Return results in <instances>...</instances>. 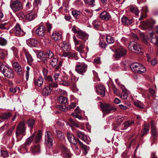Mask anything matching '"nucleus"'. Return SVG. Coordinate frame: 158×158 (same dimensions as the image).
Masks as SVG:
<instances>
[{"label":"nucleus","mask_w":158,"mask_h":158,"mask_svg":"<svg viewBox=\"0 0 158 158\" xmlns=\"http://www.w3.org/2000/svg\"><path fill=\"white\" fill-rule=\"evenodd\" d=\"M25 121L23 120L18 125L16 131V136L17 140H20L23 135H24V133L25 132L26 128L25 127Z\"/></svg>","instance_id":"nucleus-1"},{"label":"nucleus","mask_w":158,"mask_h":158,"mask_svg":"<svg viewBox=\"0 0 158 158\" xmlns=\"http://www.w3.org/2000/svg\"><path fill=\"white\" fill-rule=\"evenodd\" d=\"M0 70L5 77L9 78H12L14 76V72L10 68L2 64L0 67Z\"/></svg>","instance_id":"nucleus-2"},{"label":"nucleus","mask_w":158,"mask_h":158,"mask_svg":"<svg viewBox=\"0 0 158 158\" xmlns=\"http://www.w3.org/2000/svg\"><path fill=\"white\" fill-rule=\"evenodd\" d=\"M88 65L84 62L79 63L75 67V71L78 73L84 76L88 69Z\"/></svg>","instance_id":"nucleus-3"},{"label":"nucleus","mask_w":158,"mask_h":158,"mask_svg":"<svg viewBox=\"0 0 158 158\" xmlns=\"http://www.w3.org/2000/svg\"><path fill=\"white\" fill-rule=\"evenodd\" d=\"M10 6L14 12L20 11L23 8L22 2L19 0H15L12 2L10 3Z\"/></svg>","instance_id":"nucleus-4"},{"label":"nucleus","mask_w":158,"mask_h":158,"mask_svg":"<svg viewBox=\"0 0 158 158\" xmlns=\"http://www.w3.org/2000/svg\"><path fill=\"white\" fill-rule=\"evenodd\" d=\"M10 33L13 34L14 35L17 36H20L25 34V32L21 29L20 25L18 23L10 31Z\"/></svg>","instance_id":"nucleus-5"},{"label":"nucleus","mask_w":158,"mask_h":158,"mask_svg":"<svg viewBox=\"0 0 158 158\" xmlns=\"http://www.w3.org/2000/svg\"><path fill=\"white\" fill-rule=\"evenodd\" d=\"M127 53L126 50L123 47H121L116 49L114 56L116 59L118 60L121 57L125 56Z\"/></svg>","instance_id":"nucleus-6"},{"label":"nucleus","mask_w":158,"mask_h":158,"mask_svg":"<svg viewBox=\"0 0 158 158\" xmlns=\"http://www.w3.org/2000/svg\"><path fill=\"white\" fill-rule=\"evenodd\" d=\"M102 110L104 114H109L116 110V109L108 104H104L101 105Z\"/></svg>","instance_id":"nucleus-7"},{"label":"nucleus","mask_w":158,"mask_h":158,"mask_svg":"<svg viewBox=\"0 0 158 158\" xmlns=\"http://www.w3.org/2000/svg\"><path fill=\"white\" fill-rule=\"evenodd\" d=\"M129 48H131L132 52L137 54L139 53L141 51L140 46L134 41L131 42L129 43Z\"/></svg>","instance_id":"nucleus-8"},{"label":"nucleus","mask_w":158,"mask_h":158,"mask_svg":"<svg viewBox=\"0 0 158 158\" xmlns=\"http://www.w3.org/2000/svg\"><path fill=\"white\" fill-rule=\"evenodd\" d=\"M74 132L77 136L85 142L87 144L89 143L90 139L89 137L87 136L81 131L77 130H75Z\"/></svg>","instance_id":"nucleus-9"},{"label":"nucleus","mask_w":158,"mask_h":158,"mask_svg":"<svg viewBox=\"0 0 158 158\" xmlns=\"http://www.w3.org/2000/svg\"><path fill=\"white\" fill-rule=\"evenodd\" d=\"M35 31L38 36L44 37L46 33V28L44 26L40 25L38 27Z\"/></svg>","instance_id":"nucleus-10"},{"label":"nucleus","mask_w":158,"mask_h":158,"mask_svg":"<svg viewBox=\"0 0 158 158\" xmlns=\"http://www.w3.org/2000/svg\"><path fill=\"white\" fill-rule=\"evenodd\" d=\"M95 88L98 94L102 97H104L106 91L104 86L101 84H100L98 85H96Z\"/></svg>","instance_id":"nucleus-11"},{"label":"nucleus","mask_w":158,"mask_h":158,"mask_svg":"<svg viewBox=\"0 0 158 158\" xmlns=\"http://www.w3.org/2000/svg\"><path fill=\"white\" fill-rule=\"evenodd\" d=\"M62 152L63 156L64 158H70L72 156L69 150L64 145L62 146Z\"/></svg>","instance_id":"nucleus-12"},{"label":"nucleus","mask_w":158,"mask_h":158,"mask_svg":"<svg viewBox=\"0 0 158 158\" xmlns=\"http://www.w3.org/2000/svg\"><path fill=\"white\" fill-rule=\"evenodd\" d=\"M78 38L83 40L85 42L88 39L89 35L86 32L80 30L78 34H76Z\"/></svg>","instance_id":"nucleus-13"},{"label":"nucleus","mask_w":158,"mask_h":158,"mask_svg":"<svg viewBox=\"0 0 158 158\" xmlns=\"http://www.w3.org/2000/svg\"><path fill=\"white\" fill-rule=\"evenodd\" d=\"M40 147L39 144L31 146L30 148V152L33 155L38 154L40 152Z\"/></svg>","instance_id":"nucleus-14"},{"label":"nucleus","mask_w":158,"mask_h":158,"mask_svg":"<svg viewBox=\"0 0 158 158\" xmlns=\"http://www.w3.org/2000/svg\"><path fill=\"white\" fill-rule=\"evenodd\" d=\"M13 66L17 74L21 75L23 74L22 68L20 64L17 62H14L13 63Z\"/></svg>","instance_id":"nucleus-15"},{"label":"nucleus","mask_w":158,"mask_h":158,"mask_svg":"<svg viewBox=\"0 0 158 158\" xmlns=\"http://www.w3.org/2000/svg\"><path fill=\"white\" fill-rule=\"evenodd\" d=\"M51 37L53 40L55 41L59 40L62 37L61 33L56 31H54L52 34Z\"/></svg>","instance_id":"nucleus-16"},{"label":"nucleus","mask_w":158,"mask_h":158,"mask_svg":"<svg viewBox=\"0 0 158 158\" xmlns=\"http://www.w3.org/2000/svg\"><path fill=\"white\" fill-rule=\"evenodd\" d=\"M149 39L151 42L155 45L158 43V36H156L154 33H152L150 34Z\"/></svg>","instance_id":"nucleus-17"},{"label":"nucleus","mask_w":158,"mask_h":158,"mask_svg":"<svg viewBox=\"0 0 158 158\" xmlns=\"http://www.w3.org/2000/svg\"><path fill=\"white\" fill-rule=\"evenodd\" d=\"M78 142L81 148L82 151L83 153L86 155L87 154L88 151L89 149V147L84 144L81 142L79 139H78Z\"/></svg>","instance_id":"nucleus-18"},{"label":"nucleus","mask_w":158,"mask_h":158,"mask_svg":"<svg viewBox=\"0 0 158 158\" xmlns=\"http://www.w3.org/2000/svg\"><path fill=\"white\" fill-rule=\"evenodd\" d=\"M67 137L69 142L73 144H76L78 142V139H76L74 135L72 134L68 133Z\"/></svg>","instance_id":"nucleus-19"},{"label":"nucleus","mask_w":158,"mask_h":158,"mask_svg":"<svg viewBox=\"0 0 158 158\" xmlns=\"http://www.w3.org/2000/svg\"><path fill=\"white\" fill-rule=\"evenodd\" d=\"M23 50L26 56L27 63L30 65L32 63L33 60V59L28 51H27V49L23 48Z\"/></svg>","instance_id":"nucleus-20"},{"label":"nucleus","mask_w":158,"mask_h":158,"mask_svg":"<svg viewBox=\"0 0 158 158\" xmlns=\"http://www.w3.org/2000/svg\"><path fill=\"white\" fill-rule=\"evenodd\" d=\"M132 18H129L127 17H123L122 18V22L125 25H131L134 22Z\"/></svg>","instance_id":"nucleus-21"},{"label":"nucleus","mask_w":158,"mask_h":158,"mask_svg":"<svg viewBox=\"0 0 158 158\" xmlns=\"http://www.w3.org/2000/svg\"><path fill=\"white\" fill-rule=\"evenodd\" d=\"M52 91V89L48 86V85L45 86L43 89L42 94L44 96H48L50 95Z\"/></svg>","instance_id":"nucleus-22"},{"label":"nucleus","mask_w":158,"mask_h":158,"mask_svg":"<svg viewBox=\"0 0 158 158\" xmlns=\"http://www.w3.org/2000/svg\"><path fill=\"white\" fill-rule=\"evenodd\" d=\"M78 78H77L75 76L72 75L71 76L70 78L69 79V80L71 82L72 85L73 86L75 85V82L77 81ZM73 91L75 92H77L78 89H77L76 87L73 86Z\"/></svg>","instance_id":"nucleus-23"},{"label":"nucleus","mask_w":158,"mask_h":158,"mask_svg":"<svg viewBox=\"0 0 158 158\" xmlns=\"http://www.w3.org/2000/svg\"><path fill=\"white\" fill-rule=\"evenodd\" d=\"M123 92L122 94L120 95V97L123 99H127L128 97V95L129 94V92L125 89L124 86L122 87Z\"/></svg>","instance_id":"nucleus-24"},{"label":"nucleus","mask_w":158,"mask_h":158,"mask_svg":"<svg viewBox=\"0 0 158 158\" xmlns=\"http://www.w3.org/2000/svg\"><path fill=\"white\" fill-rule=\"evenodd\" d=\"M99 17L103 20H108L110 16L108 12L104 11L100 14Z\"/></svg>","instance_id":"nucleus-25"},{"label":"nucleus","mask_w":158,"mask_h":158,"mask_svg":"<svg viewBox=\"0 0 158 158\" xmlns=\"http://www.w3.org/2000/svg\"><path fill=\"white\" fill-rule=\"evenodd\" d=\"M141 25L144 28H147L152 27L153 25V24L151 22L147 21L141 22Z\"/></svg>","instance_id":"nucleus-26"},{"label":"nucleus","mask_w":158,"mask_h":158,"mask_svg":"<svg viewBox=\"0 0 158 158\" xmlns=\"http://www.w3.org/2000/svg\"><path fill=\"white\" fill-rule=\"evenodd\" d=\"M42 132L41 130H39L34 139V142L35 143L39 142L41 140L42 137Z\"/></svg>","instance_id":"nucleus-27"},{"label":"nucleus","mask_w":158,"mask_h":158,"mask_svg":"<svg viewBox=\"0 0 158 158\" xmlns=\"http://www.w3.org/2000/svg\"><path fill=\"white\" fill-rule=\"evenodd\" d=\"M27 43L30 46H35L38 43V41L33 38H31L27 40Z\"/></svg>","instance_id":"nucleus-28"},{"label":"nucleus","mask_w":158,"mask_h":158,"mask_svg":"<svg viewBox=\"0 0 158 158\" xmlns=\"http://www.w3.org/2000/svg\"><path fill=\"white\" fill-rule=\"evenodd\" d=\"M35 134V133H33L31 136L28 138L26 139L24 143V145L26 147L31 144V143L33 141V139L34 137Z\"/></svg>","instance_id":"nucleus-29"},{"label":"nucleus","mask_w":158,"mask_h":158,"mask_svg":"<svg viewBox=\"0 0 158 158\" xmlns=\"http://www.w3.org/2000/svg\"><path fill=\"white\" fill-rule=\"evenodd\" d=\"M35 15L33 12H29L26 16V19L28 21H31L35 17Z\"/></svg>","instance_id":"nucleus-30"},{"label":"nucleus","mask_w":158,"mask_h":158,"mask_svg":"<svg viewBox=\"0 0 158 158\" xmlns=\"http://www.w3.org/2000/svg\"><path fill=\"white\" fill-rule=\"evenodd\" d=\"M62 48L64 51H69L71 49V46L69 43L64 42L61 45Z\"/></svg>","instance_id":"nucleus-31"},{"label":"nucleus","mask_w":158,"mask_h":158,"mask_svg":"<svg viewBox=\"0 0 158 158\" xmlns=\"http://www.w3.org/2000/svg\"><path fill=\"white\" fill-rule=\"evenodd\" d=\"M139 64L138 63H134L132 64L130 67L132 70L135 73H136L138 69H139Z\"/></svg>","instance_id":"nucleus-32"},{"label":"nucleus","mask_w":158,"mask_h":158,"mask_svg":"<svg viewBox=\"0 0 158 158\" xmlns=\"http://www.w3.org/2000/svg\"><path fill=\"white\" fill-rule=\"evenodd\" d=\"M35 84V85L38 86L39 87H40L43 84V81L44 80L43 79L42 77L40 76L38 78L37 81L36 82V80L35 79H34Z\"/></svg>","instance_id":"nucleus-33"},{"label":"nucleus","mask_w":158,"mask_h":158,"mask_svg":"<svg viewBox=\"0 0 158 158\" xmlns=\"http://www.w3.org/2000/svg\"><path fill=\"white\" fill-rule=\"evenodd\" d=\"M149 130V125L148 124L146 123L145 124L142 133V136H143L145 135L148 133Z\"/></svg>","instance_id":"nucleus-34"},{"label":"nucleus","mask_w":158,"mask_h":158,"mask_svg":"<svg viewBox=\"0 0 158 158\" xmlns=\"http://www.w3.org/2000/svg\"><path fill=\"white\" fill-rule=\"evenodd\" d=\"M134 123V122L132 120H129L124 122L122 124L124 128V129H127L129 127H130Z\"/></svg>","instance_id":"nucleus-35"},{"label":"nucleus","mask_w":158,"mask_h":158,"mask_svg":"<svg viewBox=\"0 0 158 158\" xmlns=\"http://www.w3.org/2000/svg\"><path fill=\"white\" fill-rule=\"evenodd\" d=\"M76 56V54L72 52H64L62 55V56L73 57Z\"/></svg>","instance_id":"nucleus-36"},{"label":"nucleus","mask_w":158,"mask_h":158,"mask_svg":"<svg viewBox=\"0 0 158 158\" xmlns=\"http://www.w3.org/2000/svg\"><path fill=\"white\" fill-rule=\"evenodd\" d=\"M50 64L51 65L54 67L56 66L57 64L58 60V59L56 57H53L50 60Z\"/></svg>","instance_id":"nucleus-37"},{"label":"nucleus","mask_w":158,"mask_h":158,"mask_svg":"<svg viewBox=\"0 0 158 158\" xmlns=\"http://www.w3.org/2000/svg\"><path fill=\"white\" fill-rule=\"evenodd\" d=\"M35 123V121L33 119H29L28 120L27 122V124L28 126L32 129L33 128V126L34 125Z\"/></svg>","instance_id":"nucleus-38"},{"label":"nucleus","mask_w":158,"mask_h":158,"mask_svg":"<svg viewBox=\"0 0 158 158\" xmlns=\"http://www.w3.org/2000/svg\"><path fill=\"white\" fill-rule=\"evenodd\" d=\"M139 68L138 67L139 69H138L136 73L141 74L145 72L146 70L145 67L143 65L139 64Z\"/></svg>","instance_id":"nucleus-39"},{"label":"nucleus","mask_w":158,"mask_h":158,"mask_svg":"<svg viewBox=\"0 0 158 158\" xmlns=\"http://www.w3.org/2000/svg\"><path fill=\"white\" fill-rule=\"evenodd\" d=\"M56 132L57 136L59 139L60 140H62L64 139V135L61 131L56 129Z\"/></svg>","instance_id":"nucleus-40"},{"label":"nucleus","mask_w":158,"mask_h":158,"mask_svg":"<svg viewBox=\"0 0 158 158\" xmlns=\"http://www.w3.org/2000/svg\"><path fill=\"white\" fill-rule=\"evenodd\" d=\"M7 55V51L3 49H0V58L4 59L6 58Z\"/></svg>","instance_id":"nucleus-41"},{"label":"nucleus","mask_w":158,"mask_h":158,"mask_svg":"<svg viewBox=\"0 0 158 158\" xmlns=\"http://www.w3.org/2000/svg\"><path fill=\"white\" fill-rule=\"evenodd\" d=\"M45 141L46 144L52 146L53 145V137L45 138Z\"/></svg>","instance_id":"nucleus-42"},{"label":"nucleus","mask_w":158,"mask_h":158,"mask_svg":"<svg viewBox=\"0 0 158 158\" xmlns=\"http://www.w3.org/2000/svg\"><path fill=\"white\" fill-rule=\"evenodd\" d=\"M46 56L47 59H51L54 57V54L52 51L48 50L46 51Z\"/></svg>","instance_id":"nucleus-43"},{"label":"nucleus","mask_w":158,"mask_h":158,"mask_svg":"<svg viewBox=\"0 0 158 158\" xmlns=\"http://www.w3.org/2000/svg\"><path fill=\"white\" fill-rule=\"evenodd\" d=\"M58 100L60 103L61 104H65L67 101V98L63 96H60L58 98Z\"/></svg>","instance_id":"nucleus-44"},{"label":"nucleus","mask_w":158,"mask_h":158,"mask_svg":"<svg viewBox=\"0 0 158 158\" xmlns=\"http://www.w3.org/2000/svg\"><path fill=\"white\" fill-rule=\"evenodd\" d=\"M37 56L38 58H40L43 62H45L46 61L45 55L42 52H39Z\"/></svg>","instance_id":"nucleus-45"},{"label":"nucleus","mask_w":158,"mask_h":158,"mask_svg":"<svg viewBox=\"0 0 158 158\" xmlns=\"http://www.w3.org/2000/svg\"><path fill=\"white\" fill-rule=\"evenodd\" d=\"M69 123H66L67 125L70 126H74L77 127H79V125L72 118H70L69 119Z\"/></svg>","instance_id":"nucleus-46"},{"label":"nucleus","mask_w":158,"mask_h":158,"mask_svg":"<svg viewBox=\"0 0 158 158\" xmlns=\"http://www.w3.org/2000/svg\"><path fill=\"white\" fill-rule=\"evenodd\" d=\"M151 132L152 136H155L157 134L156 127H155L153 122H151Z\"/></svg>","instance_id":"nucleus-47"},{"label":"nucleus","mask_w":158,"mask_h":158,"mask_svg":"<svg viewBox=\"0 0 158 158\" xmlns=\"http://www.w3.org/2000/svg\"><path fill=\"white\" fill-rule=\"evenodd\" d=\"M70 81L69 80L67 81L65 80H61V81H60V84L61 85H63L65 86H69L70 85H72Z\"/></svg>","instance_id":"nucleus-48"},{"label":"nucleus","mask_w":158,"mask_h":158,"mask_svg":"<svg viewBox=\"0 0 158 158\" xmlns=\"http://www.w3.org/2000/svg\"><path fill=\"white\" fill-rule=\"evenodd\" d=\"M11 115V113L10 112L7 113H6L3 114L0 117L1 119L5 120L8 118H10Z\"/></svg>","instance_id":"nucleus-49"},{"label":"nucleus","mask_w":158,"mask_h":158,"mask_svg":"<svg viewBox=\"0 0 158 158\" xmlns=\"http://www.w3.org/2000/svg\"><path fill=\"white\" fill-rule=\"evenodd\" d=\"M81 12L80 11L74 10L72 11V13L73 15L75 18L76 19H78L80 16Z\"/></svg>","instance_id":"nucleus-50"},{"label":"nucleus","mask_w":158,"mask_h":158,"mask_svg":"<svg viewBox=\"0 0 158 158\" xmlns=\"http://www.w3.org/2000/svg\"><path fill=\"white\" fill-rule=\"evenodd\" d=\"M85 48V45L83 43H81L80 46L77 48V50L80 53L83 52V49Z\"/></svg>","instance_id":"nucleus-51"},{"label":"nucleus","mask_w":158,"mask_h":158,"mask_svg":"<svg viewBox=\"0 0 158 158\" xmlns=\"http://www.w3.org/2000/svg\"><path fill=\"white\" fill-rule=\"evenodd\" d=\"M106 40L107 43L109 44H113L114 42L113 38L110 35H107L106 37Z\"/></svg>","instance_id":"nucleus-52"},{"label":"nucleus","mask_w":158,"mask_h":158,"mask_svg":"<svg viewBox=\"0 0 158 158\" xmlns=\"http://www.w3.org/2000/svg\"><path fill=\"white\" fill-rule=\"evenodd\" d=\"M130 10L132 12L135 13L136 15H138L139 11L136 7L131 6L130 7Z\"/></svg>","instance_id":"nucleus-53"},{"label":"nucleus","mask_w":158,"mask_h":158,"mask_svg":"<svg viewBox=\"0 0 158 158\" xmlns=\"http://www.w3.org/2000/svg\"><path fill=\"white\" fill-rule=\"evenodd\" d=\"M149 94L148 96L149 99L150 97H154L156 95V92L153 89L150 88L149 89Z\"/></svg>","instance_id":"nucleus-54"},{"label":"nucleus","mask_w":158,"mask_h":158,"mask_svg":"<svg viewBox=\"0 0 158 158\" xmlns=\"http://www.w3.org/2000/svg\"><path fill=\"white\" fill-rule=\"evenodd\" d=\"M134 104L135 106L140 108H143L144 107L143 104L140 101H135Z\"/></svg>","instance_id":"nucleus-55"},{"label":"nucleus","mask_w":158,"mask_h":158,"mask_svg":"<svg viewBox=\"0 0 158 158\" xmlns=\"http://www.w3.org/2000/svg\"><path fill=\"white\" fill-rule=\"evenodd\" d=\"M59 75L60 74L59 73H56L54 75L53 77L56 82L59 81L60 83V81H61V79L59 77Z\"/></svg>","instance_id":"nucleus-56"},{"label":"nucleus","mask_w":158,"mask_h":158,"mask_svg":"<svg viewBox=\"0 0 158 158\" xmlns=\"http://www.w3.org/2000/svg\"><path fill=\"white\" fill-rule=\"evenodd\" d=\"M143 42L148 46V51L150 53H152L153 51V49L150 45V44L146 40H144Z\"/></svg>","instance_id":"nucleus-57"},{"label":"nucleus","mask_w":158,"mask_h":158,"mask_svg":"<svg viewBox=\"0 0 158 158\" xmlns=\"http://www.w3.org/2000/svg\"><path fill=\"white\" fill-rule=\"evenodd\" d=\"M7 43L6 40L3 38H0V45L2 46H4Z\"/></svg>","instance_id":"nucleus-58"},{"label":"nucleus","mask_w":158,"mask_h":158,"mask_svg":"<svg viewBox=\"0 0 158 158\" xmlns=\"http://www.w3.org/2000/svg\"><path fill=\"white\" fill-rule=\"evenodd\" d=\"M84 2L86 4L93 5L95 0H84Z\"/></svg>","instance_id":"nucleus-59"},{"label":"nucleus","mask_w":158,"mask_h":158,"mask_svg":"<svg viewBox=\"0 0 158 158\" xmlns=\"http://www.w3.org/2000/svg\"><path fill=\"white\" fill-rule=\"evenodd\" d=\"M76 106V102H72L71 105L68 106L67 109L69 110L74 108Z\"/></svg>","instance_id":"nucleus-60"},{"label":"nucleus","mask_w":158,"mask_h":158,"mask_svg":"<svg viewBox=\"0 0 158 158\" xmlns=\"http://www.w3.org/2000/svg\"><path fill=\"white\" fill-rule=\"evenodd\" d=\"M53 137L52 133L49 131H46L45 133V138H47L48 137Z\"/></svg>","instance_id":"nucleus-61"},{"label":"nucleus","mask_w":158,"mask_h":158,"mask_svg":"<svg viewBox=\"0 0 158 158\" xmlns=\"http://www.w3.org/2000/svg\"><path fill=\"white\" fill-rule=\"evenodd\" d=\"M15 129V127H13L10 128L7 131L6 133V134L7 135L10 136L13 133V131Z\"/></svg>","instance_id":"nucleus-62"},{"label":"nucleus","mask_w":158,"mask_h":158,"mask_svg":"<svg viewBox=\"0 0 158 158\" xmlns=\"http://www.w3.org/2000/svg\"><path fill=\"white\" fill-rule=\"evenodd\" d=\"M57 86V84L54 82L49 83L48 84V86H49L50 88L56 87Z\"/></svg>","instance_id":"nucleus-63"},{"label":"nucleus","mask_w":158,"mask_h":158,"mask_svg":"<svg viewBox=\"0 0 158 158\" xmlns=\"http://www.w3.org/2000/svg\"><path fill=\"white\" fill-rule=\"evenodd\" d=\"M92 24L94 28L97 29L99 27V25L98 24V22L96 20H94L93 21Z\"/></svg>","instance_id":"nucleus-64"}]
</instances>
